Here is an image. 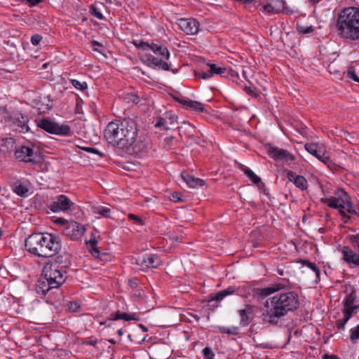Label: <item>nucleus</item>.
I'll use <instances>...</instances> for the list:
<instances>
[{"label": "nucleus", "instance_id": "obj_1", "mask_svg": "<svg viewBox=\"0 0 359 359\" xmlns=\"http://www.w3.org/2000/svg\"><path fill=\"white\" fill-rule=\"evenodd\" d=\"M137 117L126 118L109 123L104 130V137L114 147L128 154L144 155L149 143L143 135L139 134Z\"/></svg>", "mask_w": 359, "mask_h": 359}, {"label": "nucleus", "instance_id": "obj_2", "mask_svg": "<svg viewBox=\"0 0 359 359\" xmlns=\"http://www.w3.org/2000/svg\"><path fill=\"white\" fill-rule=\"evenodd\" d=\"M25 245L29 252L43 257H53L62 249L60 236L49 233H32L25 239Z\"/></svg>", "mask_w": 359, "mask_h": 359}, {"label": "nucleus", "instance_id": "obj_3", "mask_svg": "<svg viewBox=\"0 0 359 359\" xmlns=\"http://www.w3.org/2000/svg\"><path fill=\"white\" fill-rule=\"evenodd\" d=\"M299 304V297L294 292L277 294L271 298V307H268L263 313V320L276 325L280 318L295 310Z\"/></svg>", "mask_w": 359, "mask_h": 359}, {"label": "nucleus", "instance_id": "obj_4", "mask_svg": "<svg viewBox=\"0 0 359 359\" xmlns=\"http://www.w3.org/2000/svg\"><path fill=\"white\" fill-rule=\"evenodd\" d=\"M336 28L338 36L343 39H359V8L348 7L341 11L337 18Z\"/></svg>", "mask_w": 359, "mask_h": 359}, {"label": "nucleus", "instance_id": "obj_5", "mask_svg": "<svg viewBox=\"0 0 359 359\" xmlns=\"http://www.w3.org/2000/svg\"><path fill=\"white\" fill-rule=\"evenodd\" d=\"M149 50H152L155 55L161 56V57L158 58L151 54H144L140 57L142 62L149 67H158L165 71L169 70L170 66L165 61L170 57V52L167 47L151 41Z\"/></svg>", "mask_w": 359, "mask_h": 359}, {"label": "nucleus", "instance_id": "obj_6", "mask_svg": "<svg viewBox=\"0 0 359 359\" xmlns=\"http://www.w3.org/2000/svg\"><path fill=\"white\" fill-rule=\"evenodd\" d=\"M149 50H152L155 55L161 56V57L158 58L151 54H144L140 57L142 62L149 67H158L165 71L169 70L170 66L165 61L170 57V52L167 47L151 41Z\"/></svg>", "mask_w": 359, "mask_h": 359}, {"label": "nucleus", "instance_id": "obj_7", "mask_svg": "<svg viewBox=\"0 0 359 359\" xmlns=\"http://www.w3.org/2000/svg\"><path fill=\"white\" fill-rule=\"evenodd\" d=\"M42 276L49 279L58 287L62 285L66 279L65 275L63 273L62 269H59V266L52 262L45 264L42 271Z\"/></svg>", "mask_w": 359, "mask_h": 359}, {"label": "nucleus", "instance_id": "obj_8", "mask_svg": "<svg viewBox=\"0 0 359 359\" xmlns=\"http://www.w3.org/2000/svg\"><path fill=\"white\" fill-rule=\"evenodd\" d=\"M38 126L51 134L68 135L70 133V128L68 126L59 125L46 118L40 120Z\"/></svg>", "mask_w": 359, "mask_h": 359}, {"label": "nucleus", "instance_id": "obj_9", "mask_svg": "<svg viewBox=\"0 0 359 359\" xmlns=\"http://www.w3.org/2000/svg\"><path fill=\"white\" fill-rule=\"evenodd\" d=\"M266 148L268 155L275 161H281L287 163H290L295 159L294 156L285 149H280L272 144L266 146Z\"/></svg>", "mask_w": 359, "mask_h": 359}, {"label": "nucleus", "instance_id": "obj_10", "mask_svg": "<svg viewBox=\"0 0 359 359\" xmlns=\"http://www.w3.org/2000/svg\"><path fill=\"white\" fill-rule=\"evenodd\" d=\"M288 285L289 280L286 278H283L279 282L274 283L266 287L255 288L253 290V296L264 299L269 295L287 287Z\"/></svg>", "mask_w": 359, "mask_h": 359}, {"label": "nucleus", "instance_id": "obj_11", "mask_svg": "<svg viewBox=\"0 0 359 359\" xmlns=\"http://www.w3.org/2000/svg\"><path fill=\"white\" fill-rule=\"evenodd\" d=\"M348 195L341 189L337 191V196L325 198L323 201L329 207L339 210L340 213L345 217L346 212L343 210V208L344 204L348 203Z\"/></svg>", "mask_w": 359, "mask_h": 359}, {"label": "nucleus", "instance_id": "obj_12", "mask_svg": "<svg viewBox=\"0 0 359 359\" xmlns=\"http://www.w3.org/2000/svg\"><path fill=\"white\" fill-rule=\"evenodd\" d=\"M85 231L84 226L74 221H70L62 229V233L73 241L79 240Z\"/></svg>", "mask_w": 359, "mask_h": 359}, {"label": "nucleus", "instance_id": "obj_13", "mask_svg": "<svg viewBox=\"0 0 359 359\" xmlns=\"http://www.w3.org/2000/svg\"><path fill=\"white\" fill-rule=\"evenodd\" d=\"M74 203L65 195L56 196L50 203L48 208L53 212H65L71 208Z\"/></svg>", "mask_w": 359, "mask_h": 359}, {"label": "nucleus", "instance_id": "obj_14", "mask_svg": "<svg viewBox=\"0 0 359 359\" xmlns=\"http://www.w3.org/2000/svg\"><path fill=\"white\" fill-rule=\"evenodd\" d=\"M15 156L20 161L35 163L37 153L30 147L21 146L15 149Z\"/></svg>", "mask_w": 359, "mask_h": 359}, {"label": "nucleus", "instance_id": "obj_15", "mask_svg": "<svg viewBox=\"0 0 359 359\" xmlns=\"http://www.w3.org/2000/svg\"><path fill=\"white\" fill-rule=\"evenodd\" d=\"M339 250L341 253L342 260L351 268L359 266V254L348 246H340Z\"/></svg>", "mask_w": 359, "mask_h": 359}, {"label": "nucleus", "instance_id": "obj_16", "mask_svg": "<svg viewBox=\"0 0 359 359\" xmlns=\"http://www.w3.org/2000/svg\"><path fill=\"white\" fill-rule=\"evenodd\" d=\"M135 262L137 265L144 268H156L161 265V260L159 258L153 254H147L139 255L135 259Z\"/></svg>", "mask_w": 359, "mask_h": 359}, {"label": "nucleus", "instance_id": "obj_17", "mask_svg": "<svg viewBox=\"0 0 359 359\" xmlns=\"http://www.w3.org/2000/svg\"><path fill=\"white\" fill-rule=\"evenodd\" d=\"M178 25L187 34H195L199 30V22L195 19H180Z\"/></svg>", "mask_w": 359, "mask_h": 359}, {"label": "nucleus", "instance_id": "obj_18", "mask_svg": "<svg viewBox=\"0 0 359 359\" xmlns=\"http://www.w3.org/2000/svg\"><path fill=\"white\" fill-rule=\"evenodd\" d=\"M53 283L47 278H46L44 276H42L40 279L38 280L36 284V292L39 294H46L49 291H50L53 289L58 288L57 286H55V284H53Z\"/></svg>", "mask_w": 359, "mask_h": 359}, {"label": "nucleus", "instance_id": "obj_19", "mask_svg": "<svg viewBox=\"0 0 359 359\" xmlns=\"http://www.w3.org/2000/svg\"><path fill=\"white\" fill-rule=\"evenodd\" d=\"M253 312V307L251 305L246 304L243 309H241L238 311L239 316H240V325L241 326L245 327L248 326L250 323V315H251Z\"/></svg>", "mask_w": 359, "mask_h": 359}, {"label": "nucleus", "instance_id": "obj_20", "mask_svg": "<svg viewBox=\"0 0 359 359\" xmlns=\"http://www.w3.org/2000/svg\"><path fill=\"white\" fill-rule=\"evenodd\" d=\"M181 177L187 184L191 188H197L205 185V181L200 178H196L187 172H182Z\"/></svg>", "mask_w": 359, "mask_h": 359}, {"label": "nucleus", "instance_id": "obj_21", "mask_svg": "<svg viewBox=\"0 0 359 359\" xmlns=\"http://www.w3.org/2000/svg\"><path fill=\"white\" fill-rule=\"evenodd\" d=\"M210 67V72L211 74H212V76L215 74L221 75L222 76H226L227 74H231L232 77H238V72L232 70V69H228L226 68H222V67H217L214 64L209 65Z\"/></svg>", "mask_w": 359, "mask_h": 359}, {"label": "nucleus", "instance_id": "obj_22", "mask_svg": "<svg viewBox=\"0 0 359 359\" xmlns=\"http://www.w3.org/2000/svg\"><path fill=\"white\" fill-rule=\"evenodd\" d=\"M13 118V123L19 128L20 131L22 133H26L29 130V126L27 123L29 118L27 116L22 114H16Z\"/></svg>", "mask_w": 359, "mask_h": 359}, {"label": "nucleus", "instance_id": "obj_23", "mask_svg": "<svg viewBox=\"0 0 359 359\" xmlns=\"http://www.w3.org/2000/svg\"><path fill=\"white\" fill-rule=\"evenodd\" d=\"M262 8L264 11L269 13H277L283 9V4L279 0H268Z\"/></svg>", "mask_w": 359, "mask_h": 359}, {"label": "nucleus", "instance_id": "obj_24", "mask_svg": "<svg viewBox=\"0 0 359 359\" xmlns=\"http://www.w3.org/2000/svg\"><path fill=\"white\" fill-rule=\"evenodd\" d=\"M178 102L196 111L203 112L204 111L203 104L195 100H185L182 99L178 100Z\"/></svg>", "mask_w": 359, "mask_h": 359}, {"label": "nucleus", "instance_id": "obj_25", "mask_svg": "<svg viewBox=\"0 0 359 359\" xmlns=\"http://www.w3.org/2000/svg\"><path fill=\"white\" fill-rule=\"evenodd\" d=\"M236 292V289L233 287H229L226 289L219 291L217 292L211 300L221 301L228 295L233 294Z\"/></svg>", "mask_w": 359, "mask_h": 359}, {"label": "nucleus", "instance_id": "obj_26", "mask_svg": "<svg viewBox=\"0 0 359 359\" xmlns=\"http://www.w3.org/2000/svg\"><path fill=\"white\" fill-rule=\"evenodd\" d=\"M4 143L1 146L3 152H11L15 148V141L13 138L3 140Z\"/></svg>", "mask_w": 359, "mask_h": 359}, {"label": "nucleus", "instance_id": "obj_27", "mask_svg": "<svg viewBox=\"0 0 359 359\" xmlns=\"http://www.w3.org/2000/svg\"><path fill=\"white\" fill-rule=\"evenodd\" d=\"M304 148L310 154L315 157L317 156L322 150L320 147L315 143H306L304 145Z\"/></svg>", "mask_w": 359, "mask_h": 359}, {"label": "nucleus", "instance_id": "obj_28", "mask_svg": "<svg viewBox=\"0 0 359 359\" xmlns=\"http://www.w3.org/2000/svg\"><path fill=\"white\" fill-rule=\"evenodd\" d=\"M53 264H55L57 265L59 264H63L64 266H66L67 264H69V255L67 254L66 252H64L62 254L58 255L55 259L54 262H51Z\"/></svg>", "mask_w": 359, "mask_h": 359}, {"label": "nucleus", "instance_id": "obj_29", "mask_svg": "<svg viewBox=\"0 0 359 359\" xmlns=\"http://www.w3.org/2000/svg\"><path fill=\"white\" fill-rule=\"evenodd\" d=\"M89 243L91 247L90 252L92 255L96 258L102 259L103 254L100 253L99 249L96 246L97 244V241L95 238H93L90 240Z\"/></svg>", "mask_w": 359, "mask_h": 359}, {"label": "nucleus", "instance_id": "obj_30", "mask_svg": "<svg viewBox=\"0 0 359 359\" xmlns=\"http://www.w3.org/2000/svg\"><path fill=\"white\" fill-rule=\"evenodd\" d=\"M356 292L353 290L345 297L343 302V306H355L353 304L356 299Z\"/></svg>", "mask_w": 359, "mask_h": 359}, {"label": "nucleus", "instance_id": "obj_31", "mask_svg": "<svg viewBox=\"0 0 359 359\" xmlns=\"http://www.w3.org/2000/svg\"><path fill=\"white\" fill-rule=\"evenodd\" d=\"M218 330L221 333H225L229 335H238V327H226L223 326H219L217 327Z\"/></svg>", "mask_w": 359, "mask_h": 359}, {"label": "nucleus", "instance_id": "obj_32", "mask_svg": "<svg viewBox=\"0 0 359 359\" xmlns=\"http://www.w3.org/2000/svg\"><path fill=\"white\" fill-rule=\"evenodd\" d=\"M294 184L297 187L302 190H305L308 187L307 181L302 175H298V177H296L295 182Z\"/></svg>", "mask_w": 359, "mask_h": 359}, {"label": "nucleus", "instance_id": "obj_33", "mask_svg": "<svg viewBox=\"0 0 359 359\" xmlns=\"http://www.w3.org/2000/svg\"><path fill=\"white\" fill-rule=\"evenodd\" d=\"M319 161L323 162L327 167H330L332 165V161L330 156H327L324 151L321 150V151L316 156Z\"/></svg>", "mask_w": 359, "mask_h": 359}, {"label": "nucleus", "instance_id": "obj_34", "mask_svg": "<svg viewBox=\"0 0 359 359\" xmlns=\"http://www.w3.org/2000/svg\"><path fill=\"white\" fill-rule=\"evenodd\" d=\"M303 263H304V266H306L308 268H309L315 273L316 278V280H320V271L318 269V267H317V266L315 264L311 263V262H310L309 261H307V260H304L303 262Z\"/></svg>", "mask_w": 359, "mask_h": 359}, {"label": "nucleus", "instance_id": "obj_35", "mask_svg": "<svg viewBox=\"0 0 359 359\" xmlns=\"http://www.w3.org/2000/svg\"><path fill=\"white\" fill-rule=\"evenodd\" d=\"M343 307L344 318L348 321L352 317L354 310L356 309L358 306H343Z\"/></svg>", "mask_w": 359, "mask_h": 359}, {"label": "nucleus", "instance_id": "obj_36", "mask_svg": "<svg viewBox=\"0 0 359 359\" xmlns=\"http://www.w3.org/2000/svg\"><path fill=\"white\" fill-rule=\"evenodd\" d=\"M124 100L128 103L137 104L140 101L139 97L135 93H127L123 97Z\"/></svg>", "mask_w": 359, "mask_h": 359}, {"label": "nucleus", "instance_id": "obj_37", "mask_svg": "<svg viewBox=\"0 0 359 359\" xmlns=\"http://www.w3.org/2000/svg\"><path fill=\"white\" fill-rule=\"evenodd\" d=\"M244 172L255 184H258L261 181V179L250 168H245Z\"/></svg>", "mask_w": 359, "mask_h": 359}, {"label": "nucleus", "instance_id": "obj_38", "mask_svg": "<svg viewBox=\"0 0 359 359\" xmlns=\"http://www.w3.org/2000/svg\"><path fill=\"white\" fill-rule=\"evenodd\" d=\"M70 82L72 85L76 89L83 90L87 88L88 85L86 82H81L76 79H71Z\"/></svg>", "mask_w": 359, "mask_h": 359}, {"label": "nucleus", "instance_id": "obj_39", "mask_svg": "<svg viewBox=\"0 0 359 359\" xmlns=\"http://www.w3.org/2000/svg\"><path fill=\"white\" fill-rule=\"evenodd\" d=\"M350 339L353 342L359 339V324L350 330Z\"/></svg>", "mask_w": 359, "mask_h": 359}, {"label": "nucleus", "instance_id": "obj_40", "mask_svg": "<svg viewBox=\"0 0 359 359\" xmlns=\"http://www.w3.org/2000/svg\"><path fill=\"white\" fill-rule=\"evenodd\" d=\"M297 31L304 34H310L312 33L314 31L313 26H305V25H298L297 27Z\"/></svg>", "mask_w": 359, "mask_h": 359}, {"label": "nucleus", "instance_id": "obj_41", "mask_svg": "<svg viewBox=\"0 0 359 359\" xmlns=\"http://www.w3.org/2000/svg\"><path fill=\"white\" fill-rule=\"evenodd\" d=\"M14 191L18 196H25L28 192V189L25 186L20 184L15 187Z\"/></svg>", "mask_w": 359, "mask_h": 359}, {"label": "nucleus", "instance_id": "obj_42", "mask_svg": "<svg viewBox=\"0 0 359 359\" xmlns=\"http://www.w3.org/2000/svg\"><path fill=\"white\" fill-rule=\"evenodd\" d=\"M343 210L345 211V212H348L349 214H353L355 213V211L354 210L353 205L351 202V199L349 196H348V203L347 204H344V207L343 208Z\"/></svg>", "mask_w": 359, "mask_h": 359}, {"label": "nucleus", "instance_id": "obj_43", "mask_svg": "<svg viewBox=\"0 0 359 359\" xmlns=\"http://www.w3.org/2000/svg\"><path fill=\"white\" fill-rule=\"evenodd\" d=\"M95 212L104 217H109L111 210L109 208L100 207L97 209Z\"/></svg>", "mask_w": 359, "mask_h": 359}, {"label": "nucleus", "instance_id": "obj_44", "mask_svg": "<svg viewBox=\"0 0 359 359\" xmlns=\"http://www.w3.org/2000/svg\"><path fill=\"white\" fill-rule=\"evenodd\" d=\"M133 43L137 48H139L144 50H147L150 48V43L148 42L140 41H134Z\"/></svg>", "mask_w": 359, "mask_h": 359}, {"label": "nucleus", "instance_id": "obj_45", "mask_svg": "<svg viewBox=\"0 0 359 359\" xmlns=\"http://www.w3.org/2000/svg\"><path fill=\"white\" fill-rule=\"evenodd\" d=\"M204 359H213L215 354L210 347H205L203 350Z\"/></svg>", "mask_w": 359, "mask_h": 359}, {"label": "nucleus", "instance_id": "obj_46", "mask_svg": "<svg viewBox=\"0 0 359 359\" xmlns=\"http://www.w3.org/2000/svg\"><path fill=\"white\" fill-rule=\"evenodd\" d=\"M128 314L126 313H121L120 311H117L115 314L114 317L111 318V320H124L128 321Z\"/></svg>", "mask_w": 359, "mask_h": 359}, {"label": "nucleus", "instance_id": "obj_47", "mask_svg": "<svg viewBox=\"0 0 359 359\" xmlns=\"http://www.w3.org/2000/svg\"><path fill=\"white\" fill-rule=\"evenodd\" d=\"M196 76L198 79H208L212 76V74L210 73V70L207 72H196Z\"/></svg>", "mask_w": 359, "mask_h": 359}, {"label": "nucleus", "instance_id": "obj_48", "mask_svg": "<svg viewBox=\"0 0 359 359\" xmlns=\"http://www.w3.org/2000/svg\"><path fill=\"white\" fill-rule=\"evenodd\" d=\"M347 77L359 83V77L357 76L353 68H349L347 70Z\"/></svg>", "mask_w": 359, "mask_h": 359}, {"label": "nucleus", "instance_id": "obj_49", "mask_svg": "<svg viewBox=\"0 0 359 359\" xmlns=\"http://www.w3.org/2000/svg\"><path fill=\"white\" fill-rule=\"evenodd\" d=\"M347 322H348V320H346L344 318H343V319H339V320H336L335 326L338 330H344L345 325L347 323Z\"/></svg>", "mask_w": 359, "mask_h": 359}, {"label": "nucleus", "instance_id": "obj_50", "mask_svg": "<svg viewBox=\"0 0 359 359\" xmlns=\"http://www.w3.org/2000/svg\"><path fill=\"white\" fill-rule=\"evenodd\" d=\"M174 137L172 136L166 137L164 139V147L167 149H169L172 147L173 144Z\"/></svg>", "mask_w": 359, "mask_h": 359}, {"label": "nucleus", "instance_id": "obj_51", "mask_svg": "<svg viewBox=\"0 0 359 359\" xmlns=\"http://www.w3.org/2000/svg\"><path fill=\"white\" fill-rule=\"evenodd\" d=\"M161 126H164L165 130L168 129L167 127L166 120L163 118L159 117L157 118L156 123H155V127L158 128Z\"/></svg>", "mask_w": 359, "mask_h": 359}, {"label": "nucleus", "instance_id": "obj_52", "mask_svg": "<svg viewBox=\"0 0 359 359\" xmlns=\"http://www.w3.org/2000/svg\"><path fill=\"white\" fill-rule=\"evenodd\" d=\"M128 218L131 220H133L135 222V223H136L139 225H141V226L144 225V222H143L142 219L134 214H129Z\"/></svg>", "mask_w": 359, "mask_h": 359}, {"label": "nucleus", "instance_id": "obj_53", "mask_svg": "<svg viewBox=\"0 0 359 359\" xmlns=\"http://www.w3.org/2000/svg\"><path fill=\"white\" fill-rule=\"evenodd\" d=\"M350 241L354 247L357 248L359 251V233L351 236Z\"/></svg>", "mask_w": 359, "mask_h": 359}, {"label": "nucleus", "instance_id": "obj_54", "mask_svg": "<svg viewBox=\"0 0 359 359\" xmlns=\"http://www.w3.org/2000/svg\"><path fill=\"white\" fill-rule=\"evenodd\" d=\"M42 40V36L39 34H34L31 37V42L34 46H37Z\"/></svg>", "mask_w": 359, "mask_h": 359}, {"label": "nucleus", "instance_id": "obj_55", "mask_svg": "<svg viewBox=\"0 0 359 359\" xmlns=\"http://www.w3.org/2000/svg\"><path fill=\"white\" fill-rule=\"evenodd\" d=\"M296 177H298V175L294 172H293L292 170L287 171V177L290 182H292L293 183H294Z\"/></svg>", "mask_w": 359, "mask_h": 359}, {"label": "nucleus", "instance_id": "obj_56", "mask_svg": "<svg viewBox=\"0 0 359 359\" xmlns=\"http://www.w3.org/2000/svg\"><path fill=\"white\" fill-rule=\"evenodd\" d=\"M189 322H193V320H195L196 322H198L200 320V317L196 314L188 313V316L187 317Z\"/></svg>", "mask_w": 359, "mask_h": 359}, {"label": "nucleus", "instance_id": "obj_57", "mask_svg": "<svg viewBox=\"0 0 359 359\" xmlns=\"http://www.w3.org/2000/svg\"><path fill=\"white\" fill-rule=\"evenodd\" d=\"M180 194L179 193H177V192H175V193H172L170 197V200L174 201V202H178V201H182L180 196Z\"/></svg>", "mask_w": 359, "mask_h": 359}, {"label": "nucleus", "instance_id": "obj_58", "mask_svg": "<svg viewBox=\"0 0 359 359\" xmlns=\"http://www.w3.org/2000/svg\"><path fill=\"white\" fill-rule=\"evenodd\" d=\"M82 344L85 345H90L95 347L97 344V341L96 339H86L84 340Z\"/></svg>", "mask_w": 359, "mask_h": 359}, {"label": "nucleus", "instance_id": "obj_59", "mask_svg": "<svg viewBox=\"0 0 359 359\" xmlns=\"http://www.w3.org/2000/svg\"><path fill=\"white\" fill-rule=\"evenodd\" d=\"M79 308V304L76 302H69V309L72 311H77L78 309Z\"/></svg>", "mask_w": 359, "mask_h": 359}, {"label": "nucleus", "instance_id": "obj_60", "mask_svg": "<svg viewBox=\"0 0 359 359\" xmlns=\"http://www.w3.org/2000/svg\"><path fill=\"white\" fill-rule=\"evenodd\" d=\"M245 91L252 97H256L257 95L256 91L254 89L251 88L250 87L246 86L245 88Z\"/></svg>", "mask_w": 359, "mask_h": 359}, {"label": "nucleus", "instance_id": "obj_61", "mask_svg": "<svg viewBox=\"0 0 359 359\" xmlns=\"http://www.w3.org/2000/svg\"><path fill=\"white\" fill-rule=\"evenodd\" d=\"M81 149L84 151H86L88 152H91V153L97 154L99 155H101L100 153L99 152V151H97V149H95V148H93V147H81Z\"/></svg>", "mask_w": 359, "mask_h": 359}, {"label": "nucleus", "instance_id": "obj_62", "mask_svg": "<svg viewBox=\"0 0 359 359\" xmlns=\"http://www.w3.org/2000/svg\"><path fill=\"white\" fill-rule=\"evenodd\" d=\"M69 222L67 221V219H64V218H57L56 220H55V223L56 224H63L65 226L67 225V223H69Z\"/></svg>", "mask_w": 359, "mask_h": 359}, {"label": "nucleus", "instance_id": "obj_63", "mask_svg": "<svg viewBox=\"0 0 359 359\" xmlns=\"http://www.w3.org/2000/svg\"><path fill=\"white\" fill-rule=\"evenodd\" d=\"M136 320V321H138L140 319L139 318H137L136 316V315L135 313H131V314H128V320Z\"/></svg>", "mask_w": 359, "mask_h": 359}, {"label": "nucleus", "instance_id": "obj_64", "mask_svg": "<svg viewBox=\"0 0 359 359\" xmlns=\"http://www.w3.org/2000/svg\"><path fill=\"white\" fill-rule=\"evenodd\" d=\"M129 285L131 287L135 288L138 285L137 280H130Z\"/></svg>", "mask_w": 359, "mask_h": 359}]
</instances>
